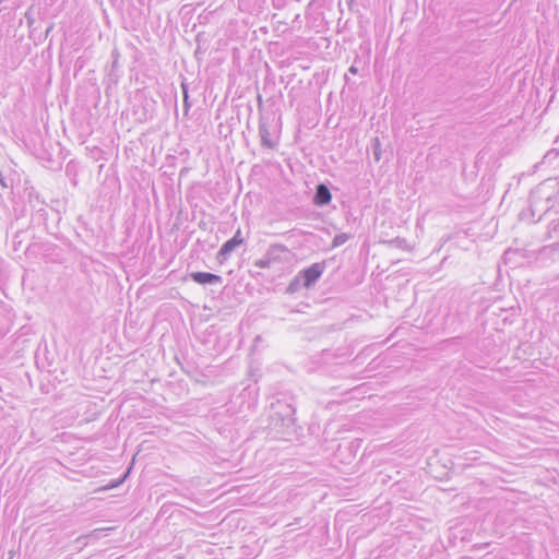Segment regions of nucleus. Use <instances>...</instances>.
Masks as SVG:
<instances>
[{
	"label": "nucleus",
	"instance_id": "nucleus-1",
	"mask_svg": "<svg viewBox=\"0 0 559 559\" xmlns=\"http://www.w3.org/2000/svg\"><path fill=\"white\" fill-rule=\"evenodd\" d=\"M295 404L292 396L282 395L270 405L269 419L271 426L281 432L289 429L295 424Z\"/></svg>",
	"mask_w": 559,
	"mask_h": 559
},
{
	"label": "nucleus",
	"instance_id": "nucleus-2",
	"mask_svg": "<svg viewBox=\"0 0 559 559\" xmlns=\"http://www.w3.org/2000/svg\"><path fill=\"white\" fill-rule=\"evenodd\" d=\"M287 248L281 243L271 245L264 255L254 261V265L260 269H270L275 263L282 262V253L286 252Z\"/></svg>",
	"mask_w": 559,
	"mask_h": 559
},
{
	"label": "nucleus",
	"instance_id": "nucleus-3",
	"mask_svg": "<svg viewBox=\"0 0 559 559\" xmlns=\"http://www.w3.org/2000/svg\"><path fill=\"white\" fill-rule=\"evenodd\" d=\"M325 267L326 262L322 261L313 263L309 267L300 271L298 274L302 278V286L305 288H310L311 286H313L323 274Z\"/></svg>",
	"mask_w": 559,
	"mask_h": 559
},
{
	"label": "nucleus",
	"instance_id": "nucleus-4",
	"mask_svg": "<svg viewBox=\"0 0 559 559\" xmlns=\"http://www.w3.org/2000/svg\"><path fill=\"white\" fill-rule=\"evenodd\" d=\"M259 136H260L261 145L263 147L273 150L277 146V143H278L277 139L272 136L271 123L264 117H262L260 119Z\"/></svg>",
	"mask_w": 559,
	"mask_h": 559
},
{
	"label": "nucleus",
	"instance_id": "nucleus-5",
	"mask_svg": "<svg viewBox=\"0 0 559 559\" xmlns=\"http://www.w3.org/2000/svg\"><path fill=\"white\" fill-rule=\"evenodd\" d=\"M190 277L193 282L200 285H215L222 284L223 282L222 276L207 272H192Z\"/></svg>",
	"mask_w": 559,
	"mask_h": 559
},
{
	"label": "nucleus",
	"instance_id": "nucleus-6",
	"mask_svg": "<svg viewBox=\"0 0 559 559\" xmlns=\"http://www.w3.org/2000/svg\"><path fill=\"white\" fill-rule=\"evenodd\" d=\"M332 200V194L324 183H320L316 188L313 203L318 206L328 205Z\"/></svg>",
	"mask_w": 559,
	"mask_h": 559
},
{
	"label": "nucleus",
	"instance_id": "nucleus-7",
	"mask_svg": "<svg viewBox=\"0 0 559 559\" xmlns=\"http://www.w3.org/2000/svg\"><path fill=\"white\" fill-rule=\"evenodd\" d=\"M240 245L237 243V240L236 239H229L227 240L226 242L223 243V246L221 247L219 251L217 252V260L223 263L224 261H226L231 252H234L236 250L237 247H239Z\"/></svg>",
	"mask_w": 559,
	"mask_h": 559
},
{
	"label": "nucleus",
	"instance_id": "nucleus-8",
	"mask_svg": "<svg viewBox=\"0 0 559 559\" xmlns=\"http://www.w3.org/2000/svg\"><path fill=\"white\" fill-rule=\"evenodd\" d=\"M302 286V278L299 274H297L288 284L286 288L287 294H295L297 293Z\"/></svg>",
	"mask_w": 559,
	"mask_h": 559
},
{
	"label": "nucleus",
	"instance_id": "nucleus-9",
	"mask_svg": "<svg viewBox=\"0 0 559 559\" xmlns=\"http://www.w3.org/2000/svg\"><path fill=\"white\" fill-rule=\"evenodd\" d=\"M372 153H373V157H374L376 162H379L381 159V154H382L381 143H380L379 138L372 139Z\"/></svg>",
	"mask_w": 559,
	"mask_h": 559
},
{
	"label": "nucleus",
	"instance_id": "nucleus-10",
	"mask_svg": "<svg viewBox=\"0 0 559 559\" xmlns=\"http://www.w3.org/2000/svg\"><path fill=\"white\" fill-rule=\"evenodd\" d=\"M349 239V235L348 234H345V233H342V234H338L336 235L333 240H332V247H340L342 246L343 243H345L347 240Z\"/></svg>",
	"mask_w": 559,
	"mask_h": 559
},
{
	"label": "nucleus",
	"instance_id": "nucleus-11",
	"mask_svg": "<svg viewBox=\"0 0 559 559\" xmlns=\"http://www.w3.org/2000/svg\"><path fill=\"white\" fill-rule=\"evenodd\" d=\"M388 243L390 246H393V247H396V248H401V249H407L408 248L406 240L404 238H401V237H395L394 239L389 240Z\"/></svg>",
	"mask_w": 559,
	"mask_h": 559
},
{
	"label": "nucleus",
	"instance_id": "nucleus-12",
	"mask_svg": "<svg viewBox=\"0 0 559 559\" xmlns=\"http://www.w3.org/2000/svg\"><path fill=\"white\" fill-rule=\"evenodd\" d=\"M231 239H236L238 245H242L245 242V239L241 236V229L240 228L235 233V235L231 237Z\"/></svg>",
	"mask_w": 559,
	"mask_h": 559
},
{
	"label": "nucleus",
	"instance_id": "nucleus-13",
	"mask_svg": "<svg viewBox=\"0 0 559 559\" xmlns=\"http://www.w3.org/2000/svg\"><path fill=\"white\" fill-rule=\"evenodd\" d=\"M191 104L189 103V94L186 92V95H183V107H185V114L187 115L190 109Z\"/></svg>",
	"mask_w": 559,
	"mask_h": 559
},
{
	"label": "nucleus",
	"instance_id": "nucleus-14",
	"mask_svg": "<svg viewBox=\"0 0 559 559\" xmlns=\"http://www.w3.org/2000/svg\"><path fill=\"white\" fill-rule=\"evenodd\" d=\"M0 185L3 188H8L9 187V183L7 181V177L2 173H0Z\"/></svg>",
	"mask_w": 559,
	"mask_h": 559
},
{
	"label": "nucleus",
	"instance_id": "nucleus-15",
	"mask_svg": "<svg viewBox=\"0 0 559 559\" xmlns=\"http://www.w3.org/2000/svg\"><path fill=\"white\" fill-rule=\"evenodd\" d=\"M23 233H16L15 236H14V245H15V250L19 249L17 246H21V240H17L21 236H22Z\"/></svg>",
	"mask_w": 559,
	"mask_h": 559
},
{
	"label": "nucleus",
	"instance_id": "nucleus-16",
	"mask_svg": "<svg viewBox=\"0 0 559 559\" xmlns=\"http://www.w3.org/2000/svg\"><path fill=\"white\" fill-rule=\"evenodd\" d=\"M182 94L186 95V92H188V84L182 82L181 83Z\"/></svg>",
	"mask_w": 559,
	"mask_h": 559
},
{
	"label": "nucleus",
	"instance_id": "nucleus-17",
	"mask_svg": "<svg viewBox=\"0 0 559 559\" xmlns=\"http://www.w3.org/2000/svg\"><path fill=\"white\" fill-rule=\"evenodd\" d=\"M25 17L27 19V22H28V25H32L33 23V17L29 15L28 12L25 13Z\"/></svg>",
	"mask_w": 559,
	"mask_h": 559
},
{
	"label": "nucleus",
	"instance_id": "nucleus-18",
	"mask_svg": "<svg viewBox=\"0 0 559 559\" xmlns=\"http://www.w3.org/2000/svg\"><path fill=\"white\" fill-rule=\"evenodd\" d=\"M551 154H555V156H557L559 153H558L556 150H550L549 152H547V154L545 155V157H548V156H550Z\"/></svg>",
	"mask_w": 559,
	"mask_h": 559
},
{
	"label": "nucleus",
	"instance_id": "nucleus-19",
	"mask_svg": "<svg viewBox=\"0 0 559 559\" xmlns=\"http://www.w3.org/2000/svg\"><path fill=\"white\" fill-rule=\"evenodd\" d=\"M357 71H358V70H357V68H356L355 66H352V67L349 68V72H350V73H353V74H356V73H357Z\"/></svg>",
	"mask_w": 559,
	"mask_h": 559
},
{
	"label": "nucleus",
	"instance_id": "nucleus-20",
	"mask_svg": "<svg viewBox=\"0 0 559 559\" xmlns=\"http://www.w3.org/2000/svg\"><path fill=\"white\" fill-rule=\"evenodd\" d=\"M53 28V25L51 24L47 29H46V35H48L49 33H51V29Z\"/></svg>",
	"mask_w": 559,
	"mask_h": 559
},
{
	"label": "nucleus",
	"instance_id": "nucleus-21",
	"mask_svg": "<svg viewBox=\"0 0 559 559\" xmlns=\"http://www.w3.org/2000/svg\"><path fill=\"white\" fill-rule=\"evenodd\" d=\"M104 530H94L93 534H95L96 536H98L100 534V532H103Z\"/></svg>",
	"mask_w": 559,
	"mask_h": 559
},
{
	"label": "nucleus",
	"instance_id": "nucleus-22",
	"mask_svg": "<svg viewBox=\"0 0 559 559\" xmlns=\"http://www.w3.org/2000/svg\"><path fill=\"white\" fill-rule=\"evenodd\" d=\"M173 559H185V558L181 555H176V556H174Z\"/></svg>",
	"mask_w": 559,
	"mask_h": 559
}]
</instances>
